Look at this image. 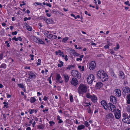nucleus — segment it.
Returning <instances> with one entry per match:
<instances>
[{
	"label": "nucleus",
	"mask_w": 130,
	"mask_h": 130,
	"mask_svg": "<svg viewBox=\"0 0 130 130\" xmlns=\"http://www.w3.org/2000/svg\"><path fill=\"white\" fill-rule=\"evenodd\" d=\"M86 96L88 98L90 99L92 97V96L89 93H88L86 94Z\"/></svg>",
	"instance_id": "f704fd0d"
},
{
	"label": "nucleus",
	"mask_w": 130,
	"mask_h": 130,
	"mask_svg": "<svg viewBox=\"0 0 130 130\" xmlns=\"http://www.w3.org/2000/svg\"><path fill=\"white\" fill-rule=\"evenodd\" d=\"M71 16L74 17L75 19H76V16L74 15V14L73 13H71Z\"/></svg>",
	"instance_id": "13d9d810"
},
{
	"label": "nucleus",
	"mask_w": 130,
	"mask_h": 130,
	"mask_svg": "<svg viewBox=\"0 0 130 130\" xmlns=\"http://www.w3.org/2000/svg\"><path fill=\"white\" fill-rule=\"evenodd\" d=\"M18 86L20 88H24V85L22 84H18Z\"/></svg>",
	"instance_id": "58836bf2"
},
{
	"label": "nucleus",
	"mask_w": 130,
	"mask_h": 130,
	"mask_svg": "<svg viewBox=\"0 0 130 130\" xmlns=\"http://www.w3.org/2000/svg\"><path fill=\"white\" fill-rule=\"evenodd\" d=\"M71 51V52L72 53L73 55H75L76 53L75 51V50L72 49L70 50Z\"/></svg>",
	"instance_id": "79ce46f5"
},
{
	"label": "nucleus",
	"mask_w": 130,
	"mask_h": 130,
	"mask_svg": "<svg viewBox=\"0 0 130 130\" xmlns=\"http://www.w3.org/2000/svg\"><path fill=\"white\" fill-rule=\"evenodd\" d=\"M46 23L47 24H52L53 23V21L51 19H47V20H46Z\"/></svg>",
	"instance_id": "6ab92c4d"
},
{
	"label": "nucleus",
	"mask_w": 130,
	"mask_h": 130,
	"mask_svg": "<svg viewBox=\"0 0 130 130\" xmlns=\"http://www.w3.org/2000/svg\"><path fill=\"white\" fill-rule=\"evenodd\" d=\"M17 32L16 31H15L14 32H13L12 33V34L13 35H16L17 34Z\"/></svg>",
	"instance_id": "5fc2aeb1"
},
{
	"label": "nucleus",
	"mask_w": 130,
	"mask_h": 130,
	"mask_svg": "<svg viewBox=\"0 0 130 130\" xmlns=\"http://www.w3.org/2000/svg\"><path fill=\"white\" fill-rule=\"evenodd\" d=\"M87 110L88 113L92 114L93 112L92 111L90 107L89 108H87Z\"/></svg>",
	"instance_id": "7c9ffc66"
},
{
	"label": "nucleus",
	"mask_w": 130,
	"mask_h": 130,
	"mask_svg": "<svg viewBox=\"0 0 130 130\" xmlns=\"http://www.w3.org/2000/svg\"><path fill=\"white\" fill-rule=\"evenodd\" d=\"M110 53L112 54L115 53V52L112 49H110L109 51Z\"/></svg>",
	"instance_id": "603ef678"
},
{
	"label": "nucleus",
	"mask_w": 130,
	"mask_h": 130,
	"mask_svg": "<svg viewBox=\"0 0 130 130\" xmlns=\"http://www.w3.org/2000/svg\"><path fill=\"white\" fill-rule=\"evenodd\" d=\"M94 79V76L92 74H90L88 77L87 78V81L88 83L91 84L92 83Z\"/></svg>",
	"instance_id": "7ed1b4c3"
},
{
	"label": "nucleus",
	"mask_w": 130,
	"mask_h": 130,
	"mask_svg": "<svg viewBox=\"0 0 130 130\" xmlns=\"http://www.w3.org/2000/svg\"><path fill=\"white\" fill-rule=\"evenodd\" d=\"M115 91L116 92V95L118 96H121V91L120 89H117L115 90Z\"/></svg>",
	"instance_id": "ddd939ff"
},
{
	"label": "nucleus",
	"mask_w": 130,
	"mask_h": 130,
	"mask_svg": "<svg viewBox=\"0 0 130 130\" xmlns=\"http://www.w3.org/2000/svg\"><path fill=\"white\" fill-rule=\"evenodd\" d=\"M7 94V98H10L11 97V95L9 94Z\"/></svg>",
	"instance_id": "e2e57ef3"
},
{
	"label": "nucleus",
	"mask_w": 130,
	"mask_h": 130,
	"mask_svg": "<svg viewBox=\"0 0 130 130\" xmlns=\"http://www.w3.org/2000/svg\"><path fill=\"white\" fill-rule=\"evenodd\" d=\"M37 39V40H37L38 42H36L37 43H38L40 44H45V43L41 39H40L39 38H38V39Z\"/></svg>",
	"instance_id": "a211bd4d"
},
{
	"label": "nucleus",
	"mask_w": 130,
	"mask_h": 130,
	"mask_svg": "<svg viewBox=\"0 0 130 130\" xmlns=\"http://www.w3.org/2000/svg\"><path fill=\"white\" fill-rule=\"evenodd\" d=\"M70 101L71 102H73V96L72 95L70 96Z\"/></svg>",
	"instance_id": "49530a36"
},
{
	"label": "nucleus",
	"mask_w": 130,
	"mask_h": 130,
	"mask_svg": "<svg viewBox=\"0 0 130 130\" xmlns=\"http://www.w3.org/2000/svg\"><path fill=\"white\" fill-rule=\"evenodd\" d=\"M35 4H36L37 5H40L41 6H43L42 5V4L41 3H38L37 2H36L34 3Z\"/></svg>",
	"instance_id": "de8ad7c7"
},
{
	"label": "nucleus",
	"mask_w": 130,
	"mask_h": 130,
	"mask_svg": "<svg viewBox=\"0 0 130 130\" xmlns=\"http://www.w3.org/2000/svg\"><path fill=\"white\" fill-rule=\"evenodd\" d=\"M85 124L86 126L88 127L89 126V124L87 121H86L85 122Z\"/></svg>",
	"instance_id": "a18cd8bd"
},
{
	"label": "nucleus",
	"mask_w": 130,
	"mask_h": 130,
	"mask_svg": "<svg viewBox=\"0 0 130 130\" xmlns=\"http://www.w3.org/2000/svg\"><path fill=\"white\" fill-rule=\"evenodd\" d=\"M127 103L128 104H130V94L127 95Z\"/></svg>",
	"instance_id": "c85d7f7f"
},
{
	"label": "nucleus",
	"mask_w": 130,
	"mask_h": 130,
	"mask_svg": "<svg viewBox=\"0 0 130 130\" xmlns=\"http://www.w3.org/2000/svg\"><path fill=\"white\" fill-rule=\"evenodd\" d=\"M108 119H112L114 118V116L112 113H109L108 114Z\"/></svg>",
	"instance_id": "bb28decb"
},
{
	"label": "nucleus",
	"mask_w": 130,
	"mask_h": 130,
	"mask_svg": "<svg viewBox=\"0 0 130 130\" xmlns=\"http://www.w3.org/2000/svg\"><path fill=\"white\" fill-rule=\"evenodd\" d=\"M3 53L0 54V60H1L3 58Z\"/></svg>",
	"instance_id": "3c124183"
},
{
	"label": "nucleus",
	"mask_w": 130,
	"mask_h": 130,
	"mask_svg": "<svg viewBox=\"0 0 130 130\" xmlns=\"http://www.w3.org/2000/svg\"><path fill=\"white\" fill-rule=\"evenodd\" d=\"M128 121L129 122L128 124H130V116H128Z\"/></svg>",
	"instance_id": "774afa93"
},
{
	"label": "nucleus",
	"mask_w": 130,
	"mask_h": 130,
	"mask_svg": "<svg viewBox=\"0 0 130 130\" xmlns=\"http://www.w3.org/2000/svg\"><path fill=\"white\" fill-rule=\"evenodd\" d=\"M123 92L125 93H128L130 92V89L129 87H124L122 89Z\"/></svg>",
	"instance_id": "1a4fd4ad"
},
{
	"label": "nucleus",
	"mask_w": 130,
	"mask_h": 130,
	"mask_svg": "<svg viewBox=\"0 0 130 130\" xmlns=\"http://www.w3.org/2000/svg\"><path fill=\"white\" fill-rule=\"evenodd\" d=\"M115 117L117 119L120 118L121 117V111L119 109L115 110L114 112Z\"/></svg>",
	"instance_id": "20e7f679"
},
{
	"label": "nucleus",
	"mask_w": 130,
	"mask_h": 130,
	"mask_svg": "<svg viewBox=\"0 0 130 130\" xmlns=\"http://www.w3.org/2000/svg\"><path fill=\"white\" fill-rule=\"evenodd\" d=\"M74 65H69L68 67L66 68V69H67L70 70L71 69H72V67H74Z\"/></svg>",
	"instance_id": "2f4dec72"
},
{
	"label": "nucleus",
	"mask_w": 130,
	"mask_h": 130,
	"mask_svg": "<svg viewBox=\"0 0 130 130\" xmlns=\"http://www.w3.org/2000/svg\"><path fill=\"white\" fill-rule=\"evenodd\" d=\"M37 128L38 129H42L44 128V126L43 124H41V125H38Z\"/></svg>",
	"instance_id": "b1692460"
},
{
	"label": "nucleus",
	"mask_w": 130,
	"mask_h": 130,
	"mask_svg": "<svg viewBox=\"0 0 130 130\" xmlns=\"http://www.w3.org/2000/svg\"><path fill=\"white\" fill-rule=\"evenodd\" d=\"M49 123L50 124V126H52V124H55V123L53 121H51L49 122Z\"/></svg>",
	"instance_id": "37998d69"
},
{
	"label": "nucleus",
	"mask_w": 130,
	"mask_h": 130,
	"mask_svg": "<svg viewBox=\"0 0 130 130\" xmlns=\"http://www.w3.org/2000/svg\"><path fill=\"white\" fill-rule=\"evenodd\" d=\"M4 29H3L0 32V35L3 36L4 34Z\"/></svg>",
	"instance_id": "c9c22d12"
},
{
	"label": "nucleus",
	"mask_w": 130,
	"mask_h": 130,
	"mask_svg": "<svg viewBox=\"0 0 130 130\" xmlns=\"http://www.w3.org/2000/svg\"><path fill=\"white\" fill-rule=\"evenodd\" d=\"M44 17L43 16H41L40 17H39V19L40 20H42Z\"/></svg>",
	"instance_id": "052dcab7"
},
{
	"label": "nucleus",
	"mask_w": 130,
	"mask_h": 130,
	"mask_svg": "<svg viewBox=\"0 0 130 130\" xmlns=\"http://www.w3.org/2000/svg\"><path fill=\"white\" fill-rule=\"evenodd\" d=\"M6 67V64L5 63H3L1 64L0 67L1 68H3L5 69Z\"/></svg>",
	"instance_id": "c756f323"
},
{
	"label": "nucleus",
	"mask_w": 130,
	"mask_h": 130,
	"mask_svg": "<svg viewBox=\"0 0 130 130\" xmlns=\"http://www.w3.org/2000/svg\"><path fill=\"white\" fill-rule=\"evenodd\" d=\"M68 38L67 37H65L64 38L62 41L63 42L65 43L67 41L68 39Z\"/></svg>",
	"instance_id": "e433bc0d"
},
{
	"label": "nucleus",
	"mask_w": 130,
	"mask_h": 130,
	"mask_svg": "<svg viewBox=\"0 0 130 130\" xmlns=\"http://www.w3.org/2000/svg\"><path fill=\"white\" fill-rule=\"evenodd\" d=\"M46 5L47 6H48L49 7H52V5L50 4L47 3L46 4Z\"/></svg>",
	"instance_id": "4d7b16f0"
},
{
	"label": "nucleus",
	"mask_w": 130,
	"mask_h": 130,
	"mask_svg": "<svg viewBox=\"0 0 130 130\" xmlns=\"http://www.w3.org/2000/svg\"><path fill=\"white\" fill-rule=\"evenodd\" d=\"M85 126L84 125H81L78 126L77 127L78 130H81L85 128Z\"/></svg>",
	"instance_id": "4be33fe9"
},
{
	"label": "nucleus",
	"mask_w": 130,
	"mask_h": 130,
	"mask_svg": "<svg viewBox=\"0 0 130 130\" xmlns=\"http://www.w3.org/2000/svg\"><path fill=\"white\" fill-rule=\"evenodd\" d=\"M78 80L75 77L72 78V80L71 81V84L75 86L78 84Z\"/></svg>",
	"instance_id": "39448f33"
},
{
	"label": "nucleus",
	"mask_w": 130,
	"mask_h": 130,
	"mask_svg": "<svg viewBox=\"0 0 130 130\" xmlns=\"http://www.w3.org/2000/svg\"><path fill=\"white\" fill-rule=\"evenodd\" d=\"M110 100L114 104H115L117 103V99L115 96L111 95L110 97Z\"/></svg>",
	"instance_id": "0eeeda50"
},
{
	"label": "nucleus",
	"mask_w": 130,
	"mask_h": 130,
	"mask_svg": "<svg viewBox=\"0 0 130 130\" xmlns=\"http://www.w3.org/2000/svg\"><path fill=\"white\" fill-rule=\"evenodd\" d=\"M110 110L111 111H115V110L116 107L112 103L110 107Z\"/></svg>",
	"instance_id": "f3484780"
},
{
	"label": "nucleus",
	"mask_w": 130,
	"mask_h": 130,
	"mask_svg": "<svg viewBox=\"0 0 130 130\" xmlns=\"http://www.w3.org/2000/svg\"><path fill=\"white\" fill-rule=\"evenodd\" d=\"M129 1H127L126 2H125L124 4L126 5H128V6H130V4L129 3Z\"/></svg>",
	"instance_id": "09e8293b"
},
{
	"label": "nucleus",
	"mask_w": 130,
	"mask_h": 130,
	"mask_svg": "<svg viewBox=\"0 0 130 130\" xmlns=\"http://www.w3.org/2000/svg\"><path fill=\"white\" fill-rule=\"evenodd\" d=\"M56 79L57 80V81L59 82L60 83H62L63 82V80H61L62 78L60 76V75L59 74H57Z\"/></svg>",
	"instance_id": "9d476101"
},
{
	"label": "nucleus",
	"mask_w": 130,
	"mask_h": 130,
	"mask_svg": "<svg viewBox=\"0 0 130 130\" xmlns=\"http://www.w3.org/2000/svg\"><path fill=\"white\" fill-rule=\"evenodd\" d=\"M26 24V27L27 29L29 31H31L32 30V28L30 26L28 25L26 23H25Z\"/></svg>",
	"instance_id": "5701e85b"
},
{
	"label": "nucleus",
	"mask_w": 130,
	"mask_h": 130,
	"mask_svg": "<svg viewBox=\"0 0 130 130\" xmlns=\"http://www.w3.org/2000/svg\"><path fill=\"white\" fill-rule=\"evenodd\" d=\"M103 86V84L101 82H97L95 86V88L96 89H100Z\"/></svg>",
	"instance_id": "6e6552de"
},
{
	"label": "nucleus",
	"mask_w": 130,
	"mask_h": 130,
	"mask_svg": "<svg viewBox=\"0 0 130 130\" xmlns=\"http://www.w3.org/2000/svg\"><path fill=\"white\" fill-rule=\"evenodd\" d=\"M95 63L94 61H92L91 62L89 65V67L90 70L93 69L95 68Z\"/></svg>",
	"instance_id": "423d86ee"
},
{
	"label": "nucleus",
	"mask_w": 130,
	"mask_h": 130,
	"mask_svg": "<svg viewBox=\"0 0 130 130\" xmlns=\"http://www.w3.org/2000/svg\"><path fill=\"white\" fill-rule=\"evenodd\" d=\"M120 47L119 44H118L117 45V47H115L114 48V50H115L116 51Z\"/></svg>",
	"instance_id": "ea45409f"
},
{
	"label": "nucleus",
	"mask_w": 130,
	"mask_h": 130,
	"mask_svg": "<svg viewBox=\"0 0 130 130\" xmlns=\"http://www.w3.org/2000/svg\"><path fill=\"white\" fill-rule=\"evenodd\" d=\"M63 75L64 78L65 82L66 83L68 81L69 79V77L67 75L63 74Z\"/></svg>",
	"instance_id": "2eb2a0df"
},
{
	"label": "nucleus",
	"mask_w": 130,
	"mask_h": 130,
	"mask_svg": "<svg viewBox=\"0 0 130 130\" xmlns=\"http://www.w3.org/2000/svg\"><path fill=\"white\" fill-rule=\"evenodd\" d=\"M59 61L60 63L61 64V66H63V63L62 62V61H60V60H59Z\"/></svg>",
	"instance_id": "0e129e2a"
},
{
	"label": "nucleus",
	"mask_w": 130,
	"mask_h": 130,
	"mask_svg": "<svg viewBox=\"0 0 130 130\" xmlns=\"http://www.w3.org/2000/svg\"><path fill=\"white\" fill-rule=\"evenodd\" d=\"M111 75L113 77L114 79H116L117 78V76L114 73L113 71H112L111 72Z\"/></svg>",
	"instance_id": "393cba45"
},
{
	"label": "nucleus",
	"mask_w": 130,
	"mask_h": 130,
	"mask_svg": "<svg viewBox=\"0 0 130 130\" xmlns=\"http://www.w3.org/2000/svg\"><path fill=\"white\" fill-rule=\"evenodd\" d=\"M44 34L45 36L47 37L48 38H50V34H49L45 32L44 33Z\"/></svg>",
	"instance_id": "a19ab883"
},
{
	"label": "nucleus",
	"mask_w": 130,
	"mask_h": 130,
	"mask_svg": "<svg viewBox=\"0 0 130 130\" xmlns=\"http://www.w3.org/2000/svg\"><path fill=\"white\" fill-rule=\"evenodd\" d=\"M48 111V108H46L45 110H43V111L44 112L45 111Z\"/></svg>",
	"instance_id": "bf43d9fd"
},
{
	"label": "nucleus",
	"mask_w": 130,
	"mask_h": 130,
	"mask_svg": "<svg viewBox=\"0 0 130 130\" xmlns=\"http://www.w3.org/2000/svg\"><path fill=\"white\" fill-rule=\"evenodd\" d=\"M111 104L112 103H109L108 104L107 103V105H106L105 106V108H106L107 109V108L109 107H110V106H111Z\"/></svg>",
	"instance_id": "4c0bfd02"
},
{
	"label": "nucleus",
	"mask_w": 130,
	"mask_h": 130,
	"mask_svg": "<svg viewBox=\"0 0 130 130\" xmlns=\"http://www.w3.org/2000/svg\"><path fill=\"white\" fill-rule=\"evenodd\" d=\"M72 71H74L75 73V74H76V77L78 78H80L81 77V74L79 73L78 71L76 70H72Z\"/></svg>",
	"instance_id": "f8f14e48"
},
{
	"label": "nucleus",
	"mask_w": 130,
	"mask_h": 130,
	"mask_svg": "<svg viewBox=\"0 0 130 130\" xmlns=\"http://www.w3.org/2000/svg\"><path fill=\"white\" fill-rule=\"evenodd\" d=\"M119 73V76H120V77L123 79H124V73L122 71L120 72Z\"/></svg>",
	"instance_id": "412c9836"
},
{
	"label": "nucleus",
	"mask_w": 130,
	"mask_h": 130,
	"mask_svg": "<svg viewBox=\"0 0 130 130\" xmlns=\"http://www.w3.org/2000/svg\"><path fill=\"white\" fill-rule=\"evenodd\" d=\"M38 61L39 63H38V62H37V66H39V65H40L41 64L40 63L41 62V60L40 59H39L38 60Z\"/></svg>",
	"instance_id": "c03bdc74"
},
{
	"label": "nucleus",
	"mask_w": 130,
	"mask_h": 130,
	"mask_svg": "<svg viewBox=\"0 0 130 130\" xmlns=\"http://www.w3.org/2000/svg\"><path fill=\"white\" fill-rule=\"evenodd\" d=\"M28 75L30 76V77H31L30 78H31L32 79L33 78H35L36 77V75L32 71L29 72Z\"/></svg>",
	"instance_id": "9b49d317"
},
{
	"label": "nucleus",
	"mask_w": 130,
	"mask_h": 130,
	"mask_svg": "<svg viewBox=\"0 0 130 130\" xmlns=\"http://www.w3.org/2000/svg\"><path fill=\"white\" fill-rule=\"evenodd\" d=\"M80 57V58H77L76 59V61H78L79 60H80V61H82V58H83L84 57V55H81Z\"/></svg>",
	"instance_id": "473e14b6"
},
{
	"label": "nucleus",
	"mask_w": 130,
	"mask_h": 130,
	"mask_svg": "<svg viewBox=\"0 0 130 130\" xmlns=\"http://www.w3.org/2000/svg\"><path fill=\"white\" fill-rule=\"evenodd\" d=\"M128 116H127V118H124L122 119V121L123 122L125 123H126L128 124L129 122L128 121Z\"/></svg>",
	"instance_id": "aec40b11"
},
{
	"label": "nucleus",
	"mask_w": 130,
	"mask_h": 130,
	"mask_svg": "<svg viewBox=\"0 0 130 130\" xmlns=\"http://www.w3.org/2000/svg\"><path fill=\"white\" fill-rule=\"evenodd\" d=\"M36 101L35 98L34 97H31L30 99V102L31 103H33Z\"/></svg>",
	"instance_id": "a878e982"
},
{
	"label": "nucleus",
	"mask_w": 130,
	"mask_h": 130,
	"mask_svg": "<svg viewBox=\"0 0 130 130\" xmlns=\"http://www.w3.org/2000/svg\"><path fill=\"white\" fill-rule=\"evenodd\" d=\"M87 91V87L86 86L83 84H81L78 88V93L79 94L86 93Z\"/></svg>",
	"instance_id": "f03ea898"
},
{
	"label": "nucleus",
	"mask_w": 130,
	"mask_h": 130,
	"mask_svg": "<svg viewBox=\"0 0 130 130\" xmlns=\"http://www.w3.org/2000/svg\"><path fill=\"white\" fill-rule=\"evenodd\" d=\"M109 45L108 44L104 46V47L105 48H108L109 47Z\"/></svg>",
	"instance_id": "864d4df0"
},
{
	"label": "nucleus",
	"mask_w": 130,
	"mask_h": 130,
	"mask_svg": "<svg viewBox=\"0 0 130 130\" xmlns=\"http://www.w3.org/2000/svg\"><path fill=\"white\" fill-rule=\"evenodd\" d=\"M57 120L59 121L58 122V123H60L63 122V121L60 119V116L59 115L57 116Z\"/></svg>",
	"instance_id": "cd10ccee"
},
{
	"label": "nucleus",
	"mask_w": 130,
	"mask_h": 130,
	"mask_svg": "<svg viewBox=\"0 0 130 130\" xmlns=\"http://www.w3.org/2000/svg\"><path fill=\"white\" fill-rule=\"evenodd\" d=\"M101 105L104 107V109L106 110H107L106 108H105V106L107 105V103L105 100H103L101 102Z\"/></svg>",
	"instance_id": "4468645a"
},
{
	"label": "nucleus",
	"mask_w": 130,
	"mask_h": 130,
	"mask_svg": "<svg viewBox=\"0 0 130 130\" xmlns=\"http://www.w3.org/2000/svg\"><path fill=\"white\" fill-rule=\"evenodd\" d=\"M96 77L98 78H100L103 82L106 81L108 78V75L106 73L101 70L98 71Z\"/></svg>",
	"instance_id": "f257e3e1"
},
{
	"label": "nucleus",
	"mask_w": 130,
	"mask_h": 130,
	"mask_svg": "<svg viewBox=\"0 0 130 130\" xmlns=\"http://www.w3.org/2000/svg\"><path fill=\"white\" fill-rule=\"evenodd\" d=\"M50 11L51 12H52V13H53L55 14H56L57 13L58 11L57 10H56V9H54V10H52Z\"/></svg>",
	"instance_id": "72a5a7b5"
},
{
	"label": "nucleus",
	"mask_w": 130,
	"mask_h": 130,
	"mask_svg": "<svg viewBox=\"0 0 130 130\" xmlns=\"http://www.w3.org/2000/svg\"><path fill=\"white\" fill-rule=\"evenodd\" d=\"M59 61L60 63L61 64V66H63V63L62 62V61H60V60H59Z\"/></svg>",
	"instance_id": "69168bd1"
},
{
	"label": "nucleus",
	"mask_w": 130,
	"mask_h": 130,
	"mask_svg": "<svg viewBox=\"0 0 130 130\" xmlns=\"http://www.w3.org/2000/svg\"><path fill=\"white\" fill-rule=\"evenodd\" d=\"M123 116L124 118H127L128 116L127 114L126 113H123Z\"/></svg>",
	"instance_id": "8fccbe9b"
},
{
	"label": "nucleus",
	"mask_w": 130,
	"mask_h": 130,
	"mask_svg": "<svg viewBox=\"0 0 130 130\" xmlns=\"http://www.w3.org/2000/svg\"><path fill=\"white\" fill-rule=\"evenodd\" d=\"M34 111V109H31V111L30 112V114H32V113H33Z\"/></svg>",
	"instance_id": "6e6d98bb"
},
{
	"label": "nucleus",
	"mask_w": 130,
	"mask_h": 130,
	"mask_svg": "<svg viewBox=\"0 0 130 130\" xmlns=\"http://www.w3.org/2000/svg\"><path fill=\"white\" fill-rule=\"evenodd\" d=\"M47 98L46 97V96H45L44 97V98L43 99V100L44 101H46L47 100Z\"/></svg>",
	"instance_id": "680f3d73"
},
{
	"label": "nucleus",
	"mask_w": 130,
	"mask_h": 130,
	"mask_svg": "<svg viewBox=\"0 0 130 130\" xmlns=\"http://www.w3.org/2000/svg\"><path fill=\"white\" fill-rule=\"evenodd\" d=\"M57 37L55 35H53V38H52V39H55L57 38Z\"/></svg>",
	"instance_id": "338daca9"
},
{
	"label": "nucleus",
	"mask_w": 130,
	"mask_h": 130,
	"mask_svg": "<svg viewBox=\"0 0 130 130\" xmlns=\"http://www.w3.org/2000/svg\"><path fill=\"white\" fill-rule=\"evenodd\" d=\"M91 99L93 102L94 103L96 102L97 100V98L95 95H93L92 96Z\"/></svg>",
	"instance_id": "dca6fc26"
}]
</instances>
